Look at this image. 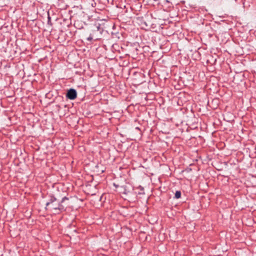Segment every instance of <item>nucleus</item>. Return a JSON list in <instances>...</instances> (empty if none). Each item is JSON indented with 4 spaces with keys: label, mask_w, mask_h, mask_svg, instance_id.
<instances>
[{
    "label": "nucleus",
    "mask_w": 256,
    "mask_h": 256,
    "mask_svg": "<svg viewBox=\"0 0 256 256\" xmlns=\"http://www.w3.org/2000/svg\"><path fill=\"white\" fill-rule=\"evenodd\" d=\"M181 196V192L180 190L176 191L174 195V198H179Z\"/></svg>",
    "instance_id": "7ed1b4c3"
},
{
    "label": "nucleus",
    "mask_w": 256,
    "mask_h": 256,
    "mask_svg": "<svg viewBox=\"0 0 256 256\" xmlns=\"http://www.w3.org/2000/svg\"><path fill=\"white\" fill-rule=\"evenodd\" d=\"M69 198L66 196L62 198L60 202H57V199L53 196H50L49 201L46 203V208L50 210L54 214H56L64 212L66 210V207L62 204L66 200Z\"/></svg>",
    "instance_id": "f257e3e1"
},
{
    "label": "nucleus",
    "mask_w": 256,
    "mask_h": 256,
    "mask_svg": "<svg viewBox=\"0 0 256 256\" xmlns=\"http://www.w3.org/2000/svg\"><path fill=\"white\" fill-rule=\"evenodd\" d=\"M136 130H140V128H138V127H136Z\"/></svg>",
    "instance_id": "0eeeda50"
},
{
    "label": "nucleus",
    "mask_w": 256,
    "mask_h": 256,
    "mask_svg": "<svg viewBox=\"0 0 256 256\" xmlns=\"http://www.w3.org/2000/svg\"><path fill=\"white\" fill-rule=\"evenodd\" d=\"M139 194H144V192H140Z\"/></svg>",
    "instance_id": "6e6552de"
},
{
    "label": "nucleus",
    "mask_w": 256,
    "mask_h": 256,
    "mask_svg": "<svg viewBox=\"0 0 256 256\" xmlns=\"http://www.w3.org/2000/svg\"><path fill=\"white\" fill-rule=\"evenodd\" d=\"M100 24H98V26H96L98 30H100Z\"/></svg>",
    "instance_id": "39448f33"
},
{
    "label": "nucleus",
    "mask_w": 256,
    "mask_h": 256,
    "mask_svg": "<svg viewBox=\"0 0 256 256\" xmlns=\"http://www.w3.org/2000/svg\"><path fill=\"white\" fill-rule=\"evenodd\" d=\"M92 39L93 38L91 34L87 38V40L88 41H91Z\"/></svg>",
    "instance_id": "20e7f679"
},
{
    "label": "nucleus",
    "mask_w": 256,
    "mask_h": 256,
    "mask_svg": "<svg viewBox=\"0 0 256 256\" xmlns=\"http://www.w3.org/2000/svg\"><path fill=\"white\" fill-rule=\"evenodd\" d=\"M140 190H142V191L144 190V188L142 187L141 186H140Z\"/></svg>",
    "instance_id": "423d86ee"
},
{
    "label": "nucleus",
    "mask_w": 256,
    "mask_h": 256,
    "mask_svg": "<svg viewBox=\"0 0 256 256\" xmlns=\"http://www.w3.org/2000/svg\"><path fill=\"white\" fill-rule=\"evenodd\" d=\"M66 97L70 100L76 99L77 97V92L76 90L74 88H70L67 92Z\"/></svg>",
    "instance_id": "f03ea898"
}]
</instances>
